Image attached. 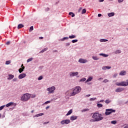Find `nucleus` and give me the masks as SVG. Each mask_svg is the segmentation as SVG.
<instances>
[{
	"mask_svg": "<svg viewBox=\"0 0 128 128\" xmlns=\"http://www.w3.org/2000/svg\"><path fill=\"white\" fill-rule=\"evenodd\" d=\"M48 50V48H45L43 49L42 50H41L40 52L41 54H42V53L44 52H46V50Z\"/></svg>",
	"mask_w": 128,
	"mask_h": 128,
	"instance_id": "nucleus-24",
	"label": "nucleus"
},
{
	"mask_svg": "<svg viewBox=\"0 0 128 128\" xmlns=\"http://www.w3.org/2000/svg\"><path fill=\"white\" fill-rule=\"evenodd\" d=\"M6 106V105L2 106L0 107V110H4V108Z\"/></svg>",
	"mask_w": 128,
	"mask_h": 128,
	"instance_id": "nucleus-31",
	"label": "nucleus"
},
{
	"mask_svg": "<svg viewBox=\"0 0 128 128\" xmlns=\"http://www.w3.org/2000/svg\"><path fill=\"white\" fill-rule=\"evenodd\" d=\"M24 26L22 24H19L18 26V30H20V28H22Z\"/></svg>",
	"mask_w": 128,
	"mask_h": 128,
	"instance_id": "nucleus-14",
	"label": "nucleus"
},
{
	"mask_svg": "<svg viewBox=\"0 0 128 128\" xmlns=\"http://www.w3.org/2000/svg\"><path fill=\"white\" fill-rule=\"evenodd\" d=\"M12 104H14V103L12 102H10L6 104V108H8V106H12Z\"/></svg>",
	"mask_w": 128,
	"mask_h": 128,
	"instance_id": "nucleus-20",
	"label": "nucleus"
},
{
	"mask_svg": "<svg viewBox=\"0 0 128 128\" xmlns=\"http://www.w3.org/2000/svg\"><path fill=\"white\" fill-rule=\"evenodd\" d=\"M34 110H32V111H31V112H32V113H34Z\"/></svg>",
	"mask_w": 128,
	"mask_h": 128,
	"instance_id": "nucleus-61",
	"label": "nucleus"
},
{
	"mask_svg": "<svg viewBox=\"0 0 128 128\" xmlns=\"http://www.w3.org/2000/svg\"><path fill=\"white\" fill-rule=\"evenodd\" d=\"M46 110H48V108H50V106H46Z\"/></svg>",
	"mask_w": 128,
	"mask_h": 128,
	"instance_id": "nucleus-54",
	"label": "nucleus"
},
{
	"mask_svg": "<svg viewBox=\"0 0 128 128\" xmlns=\"http://www.w3.org/2000/svg\"><path fill=\"white\" fill-rule=\"evenodd\" d=\"M102 69L104 70H106V66H103Z\"/></svg>",
	"mask_w": 128,
	"mask_h": 128,
	"instance_id": "nucleus-49",
	"label": "nucleus"
},
{
	"mask_svg": "<svg viewBox=\"0 0 128 128\" xmlns=\"http://www.w3.org/2000/svg\"><path fill=\"white\" fill-rule=\"evenodd\" d=\"M102 16V14H98V16L100 18Z\"/></svg>",
	"mask_w": 128,
	"mask_h": 128,
	"instance_id": "nucleus-56",
	"label": "nucleus"
},
{
	"mask_svg": "<svg viewBox=\"0 0 128 128\" xmlns=\"http://www.w3.org/2000/svg\"><path fill=\"white\" fill-rule=\"evenodd\" d=\"M124 128H128V125H126Z\"/></svg>",
	"mask_w": 128,
	"mask_h": 128,
	"instance_id": "nucleus-58",
	"label": "nucleus"
},
{
	"mask_svg": "<svg viewBox=\"0 0 128 128\" xmlns=\"http://www.w3.org/2000/svg\"><path fill=\"white\" fill-rule=\"evenodd\" d=\"M44 116L43 113H40V114H37V116Z\"/></svg>",
	"mask_w": 128,
	"mask_h": 128,
	"instance_id": "nucleus-38",
	"label": "nucleus"
},
{
	"mask_svg": "<svg viewBox=\"0 0 128 128\" xmlns=\"http://www.w3.org/2000/svg\"><path fill=\"white\" fill-rule=\"evenodd\" d=\"M86 78H82V79H81L80 80V82H86Z\"/></svg>",
	"mask_w": 128,
	"mask_h": 128,
	"instance_id": "nucleus-33",
	"label": "nucleus"
},
{
	"mask_svg": "<svg viewBox=\"0 0 128 128\" xmlns=\"http://www.w3.org/2000/svg\"><path fill=\"white\" fill-rule=\"evenodd\" d=\"M86 96H88V97L90 96V94H88V95Z\"/></svg>",
	"mask_w": 128,
	"mask_h": 128,
	"instance_id": "nucleus-57",
	"label": "nucleus"
},
{
	"mask_svg": "<svg viewBox=\"0 0 128 128\" xmlns=\"http://www.w3.org/2000/svg\"><path fill=\"white\" fill-rule=\"evenodd\" d=\"M88 110H89L88 109V108H85V109L83 110H82V112H88Z\"/></svg>",
	"mask_w": 128,
	"mask_h": 128,
	"instance_id": "nucleus-42",
	"label": "nucleus"
},
{
	"mask_svg": "<svg viewBox=\"0 0 128 128\" xmlns=\"http://www.w3.org/2000/svg\"><path fill=\"white\" fill-rule=\"evenodd\" d=\"M106 104H110V100H107L105 101Z\"/></svg>",
	"mask_w": 128,
	"mask_h": 128,
	"instance_id": "nucleus-36",
	"label": "nucleus"
},
{
	"mask_svg": "<svg viewBox=\"0 0 128 128\" xmlns=\"http://www.w3.org/2000/svg\"><path fill=\"white\" fill-rule=\"evenodd\" d=\"M78 118L77 116H71L70 118V120H76Z\"/></svg>",
	"mask_w": 128,
	"mask_h": 128,
	"instance_id": "nucleus-12",
	"label": "nucleus"
},
{
	"mask_svg": "<svg viewBox=\"0 0 128 128\" xmlns=\"http://www.w3.org/2000/svg\"><path fill=\"white\" fill-rule=\"evenodd\" d=\"M114 16V12H110L108 14V16L110 18L111 16Z\"/></svg>",
	"mask_w": 128,
	"mask_h": 128,
	"instance_id": "nucleus-21",
	"label": "nucleus"
},
{
	"mask_svg": "<svg viewBox=\"0 0 128 128\" xmlns=\"http://www.w3.org/2000/svg\"><path fill=\"white\" fill-rule=\"evenodd\" d=\"M23 66H24V64H22V68H23Z\"/></svg>",
	"mask_w": 128,
	"mask_h": 128,
	"instance_id": "nucleus-62",
	"label": "nucleus"
},
{
	"mask_svg": "<svg viewBox=\"0 0 128 128\" xmlns=\"http://www.w3.org/2000/svg\"><path fill=\"white\" fill-rule=\"evenodd\" d=\"M40 40H42V38H44L43 37H40Z\"/></svg>",
	"mask_w": 128,
	"mask_h": 128,
	"instance_id": "nucleus-59",
	"label": "nucleus"
},
{
	"mask_svg": "<svg viewBox=\"0 0 128 128\" xmlns=\"http://www.w3.org/2000/svg\"><path fill=\"white\" fill-rule=\"evenodd\" d=\"M97 106L98 108H102V104H98Z\"/></svg>",
	"mask_w": 128,
	"mask_h": 128,
	"instance_id": "nucleus-37",
	"label": "nucleus"
},
{
	"mask_svg": "<svg viewBox=\"0 0 128 128\" xmlns=\"http://www.w3.org/2000/svg\"><path fill=\"white\" fill-rule=\"evenodd\" d=\"M69 16H72V18L74 16V14L72 13V12H69Z\"/></svg>",
	"mask_w": 128,
	"mask_h": 128,
	"instance_id": "nucleus-25",
	"label": "nucleus"
},
{
	"mask_svg": "<svg viewBox=\"0 0 128 128\" xmlns=\"http://www.w3.org/2000/svg\"><path fill=\"white\" fill-rule=\"evenodd\" d=\"M10 41H8V42H6V44H7V46L10 45Z\"/></svg>",
	"mask_w": 128,
	"mask_h": 128,
	"instance_id": "nucleus-44",
	"label": "nucleus"
},
{
	"mask_svg": "<svg viewBox=\"0 0 128 128\" xmlns=\"http://www.w3.org/2000/svg\"><path fill=\"white\" fill-rule=\"evenodd\" d=\"M72 114V110L71 109L68 112L66 116H70V114Z\"/></svg>",
	"mask_w": 128,
	"mask_h": 128,
	"instance_id": "nucleus-18",
	"label": "nucleus"
},
{
	"mask_svg": "<svg viewBox=\"0 0 128 128\" xmlns=\"http://www.w3.org/2000/svg\"><path fill=\"white\" fill-rule=\"evenodd\" d=\"M100 42H108V40L102 39L100 40Z\"/></svg>",
	"mask_w": 128,
	"mask_h": 128,
	"instance_id": "nucleus-48",
	"label": "nucleus"
},
{
	"mask_svg": "<svg viewBox=\"0 0 128 128\" xmlns=\"http://www.w3.org/2000/svg\"><path fill=\"white\" fill-rule=\"evenodd\" d=\"M10 64V60L6 61V64Z\"/></svg>",
	"mask_w": 128,
	"mask_h": 128,
	"instance_id": "nucleus-39",
	"label": "nucleus"
},
{
	"mask_svg": "<svg viewBox=\"0 0 128 128\" xmlns=\"http://www.w3.org/2000/svg\"><path fill=\"white\" fill-rule=\"evenodd\" d=\"M102 80V78H99L98 79V80Z\"/></svg>",
	"mask_w": 128,
	"mask_h": 128,
	"instance_id": "nucleus-51",
	"label": "nucleus"
},
{
	"mask_svg": "<svg viewBox=\"0 0 128 128\" xmlns=\"http://www.w3.org/2000/svg\"><path fill=\"white\" fill-rule=\"evenodd\" d=\"M68 40V37H64L62 39V40Z\"/></svg>",
	"mask_w": 128,
	"mask_h": 128,
	"instance_id": "nucleus-40",
	"label": "nucleus"
},
{
	"mask_svg": "<svg viewBox=\"0 0 128 128\" xmlns=\"http://www.w3.org/2000/svg\"><path fill=\"white\" fill-rule=\"evenodd\" d=\"M26 74H22L18 76V78L20 80H22V78H26Z\"/></svg>",
	"mask_w": 128,
	"mask_h": 128,
	"instance_id": "nucleus-11",
	"label": "nucleus"
},
{
	"mask_svg": "<svg viewBox=\"0 0 128 128\" xmlns=\"http://www.w3.org/2000/svg\"><path fill=\"white\" fill-rule=\"evenodd\" d=\"M99 56H104V58H108V55L104 54H102V53L99 54Z\"/></svg>",
	"mask_w": 128,
	"mask_h": 128,
	"instance_id": "nucleus-15",
	"label": "nucleus"
},
{
	"mask_svg": "<svg viewBox=\"0 0 128 128\" xmlns=\"http://www.w3.org/2000/svg\"><path fill=\"white\" fill-rule=\"evenodd\" d=\"M104 102V100H100V102Z\"/></svg>",
	"mask_w": 128,
	"mask_h": 128,
	"instance_id": "nucleus-60",
	"label": "nucleus"
},
{
	"mask_svg": "<svg viewBox=\"0 0 128 128\" xmlns=\"http://www.w3.org/2000/svg\"><path fill=\"white\" fill-rule=\"evenodd\" d=\"M32 60H33L32 58H30L27 60V62H32Z\"/></svg>",
	"mask_w": 128,
	"mask_h": 128,
	"instance_id": "nucleus-29",
	"label": "nucleus"
},
{
	"mask_svg": "<svg viewBox=\"0 0 128 128\" xmlns=\"http://www.w3.org/2000/svg\"><path fill=\"white\" fill-rule=\"evenodd\" d=\"M50 100H48V101H46V102H45V104H50Z\"/></svg>",
	"mask_w": 128,
	"mask_h": 128,
	"instance_id": "nucleus-43",
	"label": "nucleus"
},
{
	"mask_svg": "<svg viewBox=\"0 0 128 128\" xmlns=\"http://www.w3.org/2000/svg\"><path fill=\"white\" fill-rule=\"evenodd\" d=\"M78 62H80V64H86V62H88V60L86 59L80 58L78 60Z\"/></svg>",
	"mask_w": 128,
	"mask_h": 128,
	"instance_id": "nucleus-9",
	"label": "nucleus"
},
{
	"mask_svg": "<svg viewBox=\"0 0 128 128\" xmlns=\"http://www.w3.org/2000/svg\"><path fill=\"white\" fill-rule=\"evenodd\" d=\"M111 68L110 66H106V70H110Z\"/></svg>",
	"mask_w": 128,
	"mask_h": 128,
	"instance_id": "nucleus-47",
	"label": "nucleus"
},
{
	"mask_svg": "<svg viewBox=\"0 0 128 128\" xmlns=\"http://www.w3.org/2000/svg\"><path fill=\"white\" fill-rule=\"evenodd\" d=\"M126 71H122L120 73V76H124V74H126Z\"/></svg>",
	"mask_w": 128,
	"mask_h": 128,
	"instance_id": "nucleus-22",
	"label": "nucleus"
},
{
	"mask_svg": "<svg viewBox=\"0 0 128 128\" xmlns=\"http://www.w3.org/2000/svg\"><path fill=\"white\" fill-rule=\"evenodd\" d=\"M76 35H72L69 36V38H76Z\"/></svg>",
	"mask_w": 128,
	"mask_h": 128,
	"instance_id": "nucleus-26",
	"label": "nucleus"
},
{
	"mask_svg": "<svg viewBox=\"0 0 128 128\" xmlns=\"http://www.w3.org/2000/svg\"><path fill=\"white\" fill-rule=\"evenodd\" d=\"M9 78H8V80H12V78H14V76L12 74H10L8 75Z\"/></svg>",
	"mask_w": 128,
	"mask_h": 128,
	"instance_id": "nucleus-13",
	"label": "nucleus"
},
{
	"mask_svg": "<svg viewBox=\"0 0 128 128\" xmlns=\"http://www.w3.org/2000/svg\"><path fill=\"white\" fill-rule=\"evenodd\" d=\"M30 96V98H36V94H32Z\"/></svg>",
	"mask_w": 128,
	"mask_h": 128,
	"instance_id": "nucleus-35",
	"label": "nucleus"
},
{
	"mask_svg": "<svg viewBox=\"0 0 128 128\" xmlns=\"http://www.w3.org/2000/svg\"><path fill=\"white\" fill-rule=\"evenodd\" d=\"M103 82H104L105 84H106V82H108V79H105L104 80Z\"/></svg>",
	"mask_w": 128,
	"mask_h": 128,
	"instance_id": "nucleus-34",
	"label": "nucleus"
},
{
	"mask_svg": "<svg viewBox=\"0 0 128 128\" xmlns=\"http://www.w3.org/2000/svg\"><path fill=\"white\" fill-rule=\"evenodd\" d=\"M32 30H34V26H31L30 27L29 32H32Z\"/></svg>",
	"mask_w": 128,
	"mask_h": 128,
	"instance_id": "nucleus-27",
	"label": "nucleus"
},
{
	"mask_svg": "<svg viewBox=\"0 0 128 128\" xmlns=\"http://www.w3.org/2000/svg\"><path fill=\"white\" fill-rule=\"evenodd\" d=\"M122 2H124V0H118V2L119 3Z\"/></svg>",
	"mask_w": 128,
	"mask_h": 128,
	"instance_id": "nucleus-50",
	"label": "nucleus"
},
{
	"mask_svg": "<svg viewBox=\"0 0 128 128\" xmlns=\"http://www.w3.org/2000/svg\"><path fill=\"white\" fill-rule=\"evenodd\" d=\"M70 122V120H63L61 121L60 124H68Z\"/></svg>",
	"mask_w": 128,
	"mask_h": 128,
	"instance_id": "nucleus-7",
	"label": "nucleus"
},
{
	"mask_svg": "<svg viewBox=\"0 0 128 128\" xmlns=\"http://www.w3.org/2000/svg\"><path fill=\"white\" fill-rule=\"evenodd\" d=\"M82 90V88L80 86H77L74 89L72 90H69L66 92V94L68 96H74L76 94H80V91Z\"/></svg>",
	"mask_w": 128,
	"mask_h": 128,
	"instance_id": "nucleus-1",
	"label": "nucleus"
},
{
	"mask_svg": "<svg viewBox=\"0 0 128 128\" xmlns=\"http://www.w3.org/2000/svg\"><path fill=\"white\" fill-rule=\"evenodd\" d=\"M92 58H93L94 60H100V58L96 56H93Z\"/></svg>",
	"mask_w": 128,
	"mask_h": 128,
	"instance_id": "nucleus-19",
	"label": "nucleus"
},
{
	"mask_svg": "<svg viewBox=\"0 0 128 128\" xmlns=\"http://www.w3.org/2000/svg\"><path fill=\"white\" fill-rule=\"evenodd\" d=\"M30 98V95L28 94H26L22 96L21 100L22 102H26V100H28Z\"/></svg>",
	"mask_w": 128,
	"mask_h": 128,
	"instance_id": "nucleus-3",
	"label": "nucleus"
},
{
	"mask_svg": "<svg viewBox=\"0 0 128 128\" xmlns=\"http://www.w3.org/2000/svg\"><path fill=\"white\" fill-rule=\"evenodd\" d=\"M54 52H56V50H55Z\"/></svg>",
	"mask_w": 128,
	"mask_h": 128,
	"instance_id": "nucleus-64",
	"label": "nucleus"
},
{
	"mask_svg": "<svg viewBox=\"0 0 128 128\" xmlns=\"http://www.w3.org/2000/svg\"><path fill=\"white\" fill-rule=\"evenodd\" d=\"M96 100V98H90V100L92 101V100Z\"/></svg>",
	"mask_w": 128,
	"mask_h": 128,
	"instance_id": "nucleus-46",
	"label": "nucleus"
},
{
	"mask_svg": "<svg viewBox=\"0 0 128 128\" xmlns=\"http://www.w3.org/2000/svg\"><path fill=\"white\" fill-rule=\"evenodd\" d=\"M13 82H18V78H14L13 79Z\"/></svg>",
	"mask_w": 128,
	"mask_h": 128,
	"instance_id": "nucleus-45",
	"label": "nucleus"
},
{
	"mask_svg": "<svg viewBox=\"0 0 128 128\" xmlns=\"http://www.w3.org/2000/svg\"><path fill=\"white\" fill-rule=\"evenodd\" d=\"M121 52H122V51H120V50H116L114 52L115 54H120Z\"/></svg>",
	"mask_w": 128,
	"mask_h": 128,
	"instance_id": "nucleus-23",
	"label": "nucleus"
},
{
	"mask_svg": "<svg viewBox=\"0 0 128 128\" xmlns=\"http://www.w3.org/2000/svg\"><path fill=\"white\" fill-rule=\"evenodd\" d=\"M48 122H44V124H48Z\"/></svg>",
	"mask_w": 128,
	"mask_h": 128,
	"instance_id": "nucleus-53",
	"label": "nucleus"
},
{
	"mask_svg": "<svg viewBox=\"0 0 128 128\" xmlns=\"http://www.w3.org/2000/svg\"><path fill=\"white\" fill-rule=\"evenodd\" d=\"M116 86H128V80H126V82H116Z\"/></svg>",
	"mask_w": 128,
	"mask_h": 128,
	"instance_id": "nucleus-4",
	"label": "nucleus"
},
{
	"mask_svg": "<svg viewBox=\"0 0 128 128\" xmlns=\"http://www.w3.org/2000/svg\"><path fill=\"white\" fill-rule=\"evenodd\" d=\"M104 0H99L100 2H104Z\"/></svg>",
	"mask_w": 128,
	"mask_h": 128,
	"instance_id": "nucleus-55",
	"label": "nucleus"
},
{
	"mask_svg": "<svg viewBox=\"0 0 128 128\" xmlns=\"http://www.w3.org/2000/svg\"><path fill=\"white\" fill-rule=\"evenodd\" d=\"M86 9H83L82 10V14H86Z\"/></svg>",
	"mask_w": 128,
	"mask_h": 128,
	"instance_id": "nucleus-32",
	"label": "nucleus"
},
{
	"mask_svg": "<svg viewBox=\"0 0 128 128\" xmlns=\"http://www.w3.org/2000/svg\"><path fill=\"white\" fill-rule=\"evenodd\" d=\"M124 88H118L116 90V92H124Z\"/></svg>",
	"mask_w": 128,
	"mask_h": 128,
	"instance_id": "nucleus-8",
	"label": "nucleus"
},
{
	"mask_svg": "<svg viewBox=\"0 0 128 128\" xmlns=\"http://www.w3.org/2000/svg\"><path fill=\"white\" fill-rule=\"evenodd\" d=\"M111 124H116V120L112 121Z\"/></svg>",
	"mask_w": 128,
	"mask_h": 128,
	"instance_id": "nucleus-30",
	"label": "nucleus"
},
{
	"mask_svg": "<svg viewBox=\"0 0 128 128\" xmlns=\"http://www.w3.org/2000/svg\"><path fill=\"white\" fill-rule=\"evenodd\" d=\"M92 118L93 119L90 120V122H100V120H104V117L102 116V114L98 112H94Z\"/></svg>",
	"mask_w": 128,
	"mask_h": 128,
	"instance_id": "nucleus-2",
	"label": "nucleus"
},
{
	"mask_svg": "<svg viewBox=\"0 0 128 128\" xmlns=\"http://www.w3.org/2000/svg\"><path fill=\"white\" fill-rule=\"evenodd\" d=\"M55 90H56V87H54V86H52L46 89V90H48V92H49L48 94L54 93V92Z\"/></svg>",
	"mask_w": 128,
	"mask_h": 128,
	"instance_id": "nucleus-6",
	"label": "nucleus"
},
{
	"mask_svg": "<svg viewBox=\"0 0 128 128\" xmlns=\"http://www.w3.org/2000/svg\"><path fill=\"white\" fill-rule=\"evenodd\" d=\"M24 70V66L22 67V68H20L18 70L20 74H22Z\"/></svg>",
	"mask_w": 128,
	"mask_h": 128,
	"instance_id": "nucleus-16",
	"label": "nucleus"
},
{
	"mask_svg": "<svg viewBox=\"0 0 128 128\" xmlns=\"http://www.w3.org/2000/svg\"><path fill=\"white\" fill-rule=\"evenodd\" d=\"M112 112H116V110H113L112 108L106 109L105 114L106 116H109V114H110Z\"/></svg>",
	"mask_w": 128,
	"mask_h": 128,
	"instance_id": "nucleus-5",
	"label": "nucleus"
},
{
	"mask_svg": "<svg viewBox=\"0 0 128 128\" xmlns=\"http://www.w3.org/2000/svg\"><path fill=\"white\" fill-rule=\"evenodd\" d=\"M70 44L68 43H68L66 44V46H70Z\"/></svg>",
	"mask_w": 128,
	"mask_h": 128,
	"instance_id": "nucleus-52",
	"label": "nucleus"
},
{
	"mask_svg": "<svg viewBox=\"0 0 128 128\" xmlns=\"http://www.w3.org/2000/svg\"><path fill=\"white\" fill-rule=\"evenodd\" d=\"M78 72H72L70 73V76H78Z\"/></svg>",
	"mask_w": 128,
	"mask_h": 128,
	"instance_id": "nucleus-10",
	"label": "nucleus"
},
{
	"mask_svg": "<svg viewBox=\"0 0 128 128\" xmlns=\"http://www.w3.org/2000/svg\"><path fill=\"white\" fill-rule=\"evenodd\" d=\"M91 80H92V77H89L86 81V82H91Z\"/></svg>",
	"mask_w": 128,
	"mask_h": 128,
	"instance_id": "nucleus-17",
	"label": "nucleus"
},
{
	"mask_svg": "<svg viewBox=\"0 0 128 128\" xmlns=\"http://www.w3.org/2000/svg\"><path fill=\"white\" fill-rule=\"evenodd\" d=\"M0 118H2V114H0Z\"/></svg>",
	"mask_w": 128,
	"mask_h": 128,
	"instance_id": "nucleus-63",
	"label": "nucleus"
},
{
	"mask_svg": "<svg viewBox=\"0 0 128 128\" xmlns=\"http://www.w3.org/2000/svg\"><path fill=\"white\" fill-rule=\"evenodd\" d=\"M42 78V76H40L38 78V80H40Z\"/></svg>",
	"mask_w": 128,
	"mask_h": 128,
	"instance_id": "nucleus-41",
	"label": "nucleus"
},
{
	"mask_svg": "<svg viewBox=\"0 0 128 128\" xmlns=\"http://www.w3.org/2000/svg\"><path fill=\"white\" fill-rule=\"evenodd\" d=\"M78 42V40H72V44H74V42Z\"/></svg>",
	"mask_w": 128,
	"mask_h": 128,
	"instance_id": "nucleus-28",
	"label": "nucleus"
}]
</instances>
